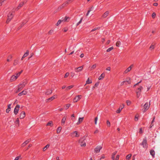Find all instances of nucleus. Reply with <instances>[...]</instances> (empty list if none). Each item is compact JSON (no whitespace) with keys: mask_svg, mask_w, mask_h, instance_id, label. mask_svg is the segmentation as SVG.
<instances>
[{"mask_svg":"<svg viewBox=\"0 0 160 160\" xmlns=\"http://www.w3.org/2000/svg\"><path fill=\"white\" fill-rule=\"evenodd\" d=\"M82 96L81 95H78L75 97L73 99L74 102H77L81 99Z\"/></svg>","mask_w":160,"mask_h":160,"instance_id":"f8f14e48","label":"nucleus"},{"mask_svg":"<svg viewBox=\"0 0 160 160\" xmlns=\"http://www.w3.org/2000/svg\"><path fill=\"white\" fill-rule=\"evenodd\" d=\"M133 65L131 64L129 67L127 69H126L124 71V73H127L128 72H130L132 68L133 67Z\"/></svg>","mask_w":160,"mask_h":160,"instance_id":"0eeeda50","label":"nucleus"},{"mask_svg":"<svg viewBox=\"0 0 160 160\" xmlns=\"http://www.w3.org/2000/svg\"><path fill=\"white\" fill-rule=\"evenodd\" d=\"M69 75V72H67L65 74V75L64 76V77L65 78H66Z\"/></svg>","mask_w":160,"mask_h":160,"instance_id":"3c124183","label":"nucleus"},{"mask_svg":"<svg viewBox=\"0 0 160 160\" xmlns=\"http://www.w3.org/2000/svg\"><path fill=\"white\" fill-rule=\"evenodd\" d=\"M143 132L142 130V128H140L139 129V132L140 133H142Z\"/></svg>","mask_w":160,"mask_h":160,"instance_id":"0e129e2a","label":"nucleus"},{"mask_svg":"<svg viewBox=\"0 0 160 160\" xmlns=\"http://www.w3.org/2000/svg\"><path fill=\"white\" fill-rule=\"evenodd\" d=\"M98 119V118L97 117H96L95 118V124H97V121Z\"/></svg>","mask_w":160,"mask_h":160,"instance_id":"5fc2aeb1","label":"nucleus"},{"mask_svg":"<svg viewBox=\"0 0 160 160\" xmlns=\"http://www.w3.org/2000/svg\"><path fill=\"white\" fill-rule=\"evenodd\" d=\"M126 103H127V105H130V104L131 103V102L130 101H129V100H127L126 101Z\"/></svg>","mask_w":160,"mask_h":160,"instance_id":"603ef678","label":"nucleus"},{"mask_svg":"<svg viewBox=\"0 0 160 160\" xmlns=\"http://www.w3.org/2000/svg\"><path fill=\"white\" fill-rule=\"evenodd\" d=\"M141 82H142V80H141L139 82H138L137 83H136V84H135L134 86V87H135L136 85H138L139 83H140Z\"/></svg>","mask_w":160,"mask_h":160,"instance_id":"e2e57ef3","label":"nucleus"},{"mask_svg":"<svg viewBox=\"0 0 160 160\" xmlns=\"http://www.w3.org/2000/svg\"><path fill=\"white\" fill-rule=\"evenodd\" d=\"M62 129V127H59L57 130V133H59Z\"/></svg>","mask_w":160,"mask_h":160,"instance_id":"2f4dec72","label":"nucleus"},{"mask_svg":"<svg viewBox=\"0 0 160 160\" xmlns=\"http://www.w3.org/2000/svg\"><path fill=\"white\" fill-rule=\"evenodd\" d=\"M6 0H0V4H1L0 5L1 6L2 5L3 3Z\"/></svg>","mask_w":160,"mask_h":160,"instance_id":"13d9d810","label":"nucleus"},{"mask_svg":"<svg viewBox=\"0 0 160 160\" xmlns=\"http://www.w3.org/2000/svg\"><path fill=\"white\" fill-rule=\"evenodd\" d=\"M83 20V18H82L80 19V20L79 21V22H78L76 24V26H78L82 22V20Z\"/></svg>","mask_w":160,"mask_h":160,"instance_id":"c9c22d12","label":"nucleus"},{"mask_svg":"<svg viewBox=\"0 0 160 160\" xmlns=\"http://www.w3.org/2000/svg\"><path fill=\"white\" fill-rule=\"evenodd\" d=\"M102 147L100 146H98L94 149V152L95 153H98L102 149Z\"/></svg>","mask_w":160,"mask_h":160,"instance_id":"9d476101","label":"nucleus"},{"mask_svg":"<svg viewBox=\"0 0 160 160\" xmlns=\"http://www.w3.org/2000/svg\"><path fill=\"white\" fill-rule=\"evenodd\" d=\"M113 49V47H111L110 48H109L107 50V52H109L111 50H112Z\"/></svg>","mask_w":160,"mask_h":160,"instance_id":"4c0bfd02","label":"nucleus"},{"mask_svg":"<svg viewBox=\"0 0 160 160\" xmlns=\"http://www.w3.org/2000/svg\"><path fill=\"white\" fill-rule=\"evenodd\" d=\"M124 104H122L120 106L119 108L116 111V112L118 113H119L124 108Z\"/></svg>","mask_w":160,"mask_h":160,"instance_id":"ddd939ff","label":"nucleus"},{"mask_svg":"<svg viewBox=\"0 0 160 160\" xmlns=\"http://www.w3.org/2000/svg\"><path fill=\"white\" fill-rule=\"evenodd\" d=\"M22 70H21L20 72H18V73L16 74V76L17 77V78L20 75L21 73L22 72Z\"/></svg>","mask_w":160,"mask_h":160,"instance_id":"58836bf2","label":"nucleus"},{"mask_svg":"<svg viewBox=\"0 0 160 160\" xmlns=\"http://www.w3.org/2000/svg\"><path fill=\"white\" fill-rule=\"evenodd\" d=\"M68 30V28L67 27H65L62 29V31L64 32H66Z\"/></svg>","mask_w":160,"mask_h":160,"instance_id":"49530a36","label":"nucleus"},{"mask_svg":"<svg viewBox=\"0 0 160 160\" xmlns=\"http://www.w3.org/2000/svg\"><path fill=\"white\" fill-rule=\"evenodd\" d=\"M19 108L20 106L19 105H17L16 106L14 110V113L15 115H16L18 113Z\"/></svg>","mask_w":160,"mask_h":160,"instance_id":"6e6552de","label":"nucleus"},{"mask_svg":"<svg viewBox=\"0 0 160 160\" xmlns=\"http://www.w3.org/2000/svg\"><path fill=\"white\" fill-rule=\"evenodd\" d=\"M52 92V90L47 89L43 92L44 93V94H43V95H49L51 94Z\"/></svg>","mask_w":160,"mask_h":160,"instance_id":"4468645a","label":"nucleus"},{"mask_svg":"<svg viewBox=\"0 0 160 160\" xmlns=\"http://www.w3.org/2000/svg\"><path fill=\"white\" fill-rule=\"evenodd\" d=\"M131 156L132 154H131L128 155L126 157L127 160H129V159H130Z\"/></svg>","mask_w":160,"mask_h":160,"instance_id":"72a5a7b5","label":"nucleus"},{"mask_svg":"<svg viewBox=\"0 0 160 160\" xmlns=\"http://www.w3.org/2000/svg\"><path fill=\"white\" fill-rule=\"evenodd\" d=\"M85 138L84 137L81 138L79 140V142L81 147H85L86 146Z\"/></svg>","mask_w":160,"mask_h":160,"instance_id":"7ed1b4c3","label":"nucleus"},{"mask_svg":"<svg viewBox=\"0 0 160 160\" xmlns=\"http://www.w3.org/2000/svg\"><path fill=\"white\" fill-rule=\"evenodd\" d=\"M11 109L9 108H7L6 110V112L7 113H8L9 111H10Z\"/></svg>","mask_w":160,"mask_h":160,"instance_id":"052dcab7","label":"nucleus"},{"mask_svg":"<svg viewBox=\"0 0 160 160\" xmlns=\"http://www.w3.org/2000/svg\"><path fill=\"white\" fill-rule=\"evenodd\" d=\"M15 123L16 126H18V127L19 126V121L18 118H17L15 121Z\"/></svg>","mask_w":160,"mask_h":160,"instance_id":"bb28decb","label":"nucleus"},{"mask_svg":"<svg viewBox=\"0 0 160 160\" xmlns=\"http://www.w3.org/2000/svg\"><path fill=\"white\" fill-rule=\"evenodd\" d=\"M70 19V18L69 17L66 16L64 18H62V22H68Z\"/></svg>","mask_w":160,"mask_h":160,"instance_id":"412c9836","label":"nucleus"},{"mask_svg":"<svg viewBox=\"0 0 160 160\" xmlns=\"http://www.w3.org/2000/svg\"><path fill=\"white\" fill-rule=\"evenodd\" d=\"M107 124L108 127H110V123L108 120H107Z\"/></svg>","mask_w":160,"mask_h":160,"instance_id":"de8ad7c7","label":"nucleus"},{"mask_svg":"<svg viewBox=\"0 0 160 160\" xmlns=\"http://www.w3.org/2000/svg\"><path fill=\"white\" fill-rule=\"evenodd\" d=\"M53 125V123H52V121H50L48 122L46 124L47 126H50L51 127H52Z\"/></svg>","mask_w":160,"mask_h":160,"instance_id":"c756f323","label":"nucleus"},{"mask_svg":"<svg viewBox=\"0 0 160 160\" xmlns=\"http://www.w3.org/2000/svg\"><path fill=\"white\" fill-rule=\"evenodd\" d=\"M19 159H21V156L20 155L16 157L14 160H18Z\"/></svg>","mask_w":160,"mask_h":160,"instance_id":"c03bdc74","label":"nucleus"},{"mask_svg":"<svg viewBox=\"0 0 160 160\" xmlns=\"http://www.w3.org/2000/svg\"><path fill=\"white\" fill-rule=\"evenodd\" d=\"M156 15L155 12L153 13L152 15V18H154L156 16Z\"/></svg>","mask_w":160,"mask_h":160,"instance_id":"6e6d98bb","label":"nucleus"},{"mask_svg":"<svg viewBox=\"0 0 160 160\" xmlns=\"http://www.w3.org/2000/svg\"><path fill=\"white\" fill-rule=\"evenodd\" d=\"M150 152L152 157L154 158L155 157V152L154 151L153 149H152L150 151Z\"/></svg>","mask_w":160,"mask_h":160,"instance_id":"b1692460","label":"nucleus"},{"mask_svg":"<svg viewBox=\"0 0 160 160\" xmlns=\"http://www.w3.org/2000/svg\"><path fill=\"white\" fill-rule=\"evenodd\" d=\"M73 1V0H68L65 3H63L62 5V7L66 6L67 4L70 3Z\"/></svg>","mask_w":160,"mask_h":160,"instance_id":"dca6fc26","label":"nucleus"},{"mask_svg":"<svg viewBox=\"0 0 160 160\" xmlns=\"http://www.w3.org/2000/svg\"><path fill=\"white\" fill-rule=\"evenodd\" d=\"M70 136L72 137H78L79 136V134L77 131H75L70 134Z\"/></svg>","mask_w":160,"mask_h":160,"instance_id":"423d86ee","label":"nucleus"},{"mask_svg":"<svg viewBox=\"0 0 160 160\" xmlns=\"http://www.w3.org/2000/svg\"><path fill=\"white\" fill-rule=\"evenodd\" d=\"M17 78V77H16L15 75H12L10 79L11 82H13L16 80Z\"/></svg>","mask_w":160,"mask_h":160,"instance_id":"aec40b11","label":"nucleus"},{"mask_svg":"<svg viewBox=\"0 0 160 160\" xmlns=\"http://www.w3.org/2000/svg\"><path fill=\"white\" fill-rule=\"evenodd\" d=\"M26 80H25L22 82H21L20 84L18 85V89L16 90V92L18 93L19 91H21L22 89L24 87L25 85L26 84Z\"/></svg>","mask_w":160,"mask_h":160,"instance_id":"f257e3e1","label":"nucleus"},{"mask_svg":"<svg viewBox=\"0 0 160 160\" xmlns=\"http://www.w3.org/2000/svg\"><path fill=\"white\" fill-rule=\"evenodd\" d=\"M139 117V115L138 114H137L135 116V121H137L138 120V117Z\"/></svg>","mask_w":160,"mask_h":160,"instance_id":"a18cd8bd","label":"nucleus"},{"mask_svg":"<svg viewBox=\"0 0 160 160\" xmlns=\"http://www.w3.org/2000/svg\"><path fill=\"white\" fill-rule=\"evenodd\" d=\"M62 22V20H59L58 22H57V24H56V25L57 26H58L61 22Z\"/></svg>","mask_w":160,"mask_h":160,"instance_id":"ea45409f","label":"nucleus"},{"mask_svg":"<svg viewBox=\"0 0 160 160\" xmlns=\"http://www.w3.org/2000/svg\"><path fill=\"white\" fill-rule=\"evenodd\" d=\"M143 88L142 86H139L138 88L136 91V92L137 94V97L138 98H139L140 97L142 90L143 89Z\"/></svg>","mask_w":160,"mask_h":160,"instance_id":"f03ea898","label":"nucleus"},{"mask_svg":"<svg viewBox=\"0 0 160 160\" xmlns=\"http://www.w3.org/2000/svg\"><path fill=\"white\" fill-rule=\"evenodd\" d=\"M53 32V30H51L48 32V33L51 34Z\"/></svg>","mask_w":160,"mask_h":160,"instance_id":"4d7b16f0","label":"nucleus"},{"mask_svg":"<svg viewBox=\"0 0 160 160\" xmlns=\"http://www.w3.org/2000/svg\"><path fill=\"white\" fill-rule=\"evenodd\" d=\"M50 145L48 144L44 147L43 148V151H45L47 149L49 148Z\"/></svg>","mask_w":160,"mask_h":160,"instance_id":"c85d7f7f","label":"nucleus"},{"mask_svg":"<svg viewBox=\"0 0 160 160\" xmlns=\"http://www.w3.org/2000/svg\"><path fill=\"white\" fill-rule=\"evenodd\" d=\"M99 132V131L98 130V129H97L96 130H95L94 132V134H96V133H98Z\"/></svg>","mask_w":160,"mask_h":160,"instance_id":"338daca9","label":"nucleus"},{"mask_svg":"<svg viewBox=\"0 0 160 160\" xmlns=\"http://www.w3.org/2000/svg\"><path fill=\"white\" fill-rule=\"evenodd\" d=\"M83 68V66L75 68L74 70L76 72H78L81 71Z\"/></svg>","mask_w":160,"mask_h":160,"instance_id":"9b49d317","label":"nucleus"},{"mask_svg":"<svg viewBox=\"0 0 160 160\" xmlns=\"http://www.w3.org/2000/svg\"><path fill=\"white\" fill-rule=\"evenodd\" d=\"M158 5V3L155 2L153 3V5L155 6H157Z\"/></svg>","mask_w":160,"mask_h":160,"instance_id":"774afa93","label":"nucleus"},{"mask_svg":"<svg viewBox=\"0 0 160 160\" xmlns=\"http://www.w3.org/2000/svg\"><path fill=\"white\" fill-rule=\"evenodd\" d=\"M92 83V81L91 80H90L89 78H88L86 82V84H89Z\"/></svg>","mask_w":160,"mask_h":160,"instance_id":"7c9ffc66","label":"nucleus"},{"mask_svg":"<svg viewBox=\"0 0 160 160\" xmlns=\"http://www.w3.org/2000/svg\"><path fill=\"white\" fill-rule=\"evenodd\" d=\"M92 11V10H89L88 11L87 13H86V16H88L90 12Z\"/></svg>","mask_w":160,"mask_h":160,"instance_id":"bf43d9fd","label":"nucleus"},{"mask_svg":"<svg viewBox=\"0 0 160 160\" xmlns=\"http://www.w3.org/2000/svg\"><path fill=\"white\" fill-rule=\"evenodd\" d=\"M100 28V27H97V28H94V29H92V30H91V32H93L97 29H99Z\"/></svg>","mask_w":160,"mask_h":160,"instance_id":"09e8293b","label":"nucleus"},{"mask_svg":"<svg viewBox=\"0 0 160 160\" xmlns=\"http://www.w3.org/2000/svg\"><path fill=\"white\" fill-rule=\"evenodd\" d=\"M119 157V155H117L115 159V160H118Z\"/></svg>","mask_w":160,"mask_h":160,"instance_id":"680f3d73","label":"nucleus"},{"mask_svg":"<svg viewBox=\"0 0 160 160\" xmlns=\"http://www.w3.org/2000/svg\"><path fill=\"white\" fill-rule=\"evenodd\" d=\"M57 98V96L55 95L53 96L48 98L46 100L47 102L53 100V99H54L55 98Z\"/></svg>","mask_w":160,"mask_h":160,"instance_id":"f3484780","label":"nucleus"},{"mask_svg":"<svg viewBox=\"0 0 160 160\" xmlns=\"http://www.w3.org/2000/svg\"><path fill=\"white\" fill-rule=\"evenodd\" d=\"M24 5V2H21L18 7H17V8L16 9V10H18L23 5Z\"/></svg>","mask_w":160,"mask_h":160,"instance_id":"cd10ccee","label":"nucleus"},{"mask_svg":"<svg viewBox=\"0 0 160 160\" xmlns=\"http://www.w3.org/2000/svg\"><path fill=\"white\" fill-rule=\"evenodd\" d=\"M121 45V42L119 41H118L116 43V46L117 47H119Z\"/></svg>","mask_w":160,"mask_h":160,"instance_id":"f704fd0d","label":"nucleus"},{"mask_svg":"<svg viewBox=\"0 0 160 160\" xmlns=\"http://www.w3.org/2000/svg\"><path fill=\"white\" fill-rule=\"evenodd\" d=\"M26 114L24 111H22L19 115V118L20 119H22L24 118L25 117Z\"/></svg>","mask_w":160,"mask_h":160,"instance_id":"2eb2a0df","label":"nucleus"},{"mask_svg":"<svg viewBox=\"0 0 160 160\" xmlns=\"http://www.w3.org/2000/svg\"><path fill=\"white\" fill-rule=\"evenodd\" d=\"M110 69H111L110 67H107L106 68V70L110 71Z\"/></svg>","mask_w":160,"mask_h":160,"instance_id":"69168bd1","label":"nucleus"},{"mask_svg":"<svg viewBox=\"0 0 160 160\" xmlns=\"http://www.w3.org/2000/svg\"><path fill=\"white\" fill-rule=\"evenodd\" d=\"M150 106V103H148V102H146L144 105V112H145L146 111L148 110Z\"/></svg>","mask_w":160,"mask_h":160,"instance_id":"1a4fd4ad","label":"nucleus"},{"mask_svg":"<svg viewBox=\"0 0 160 160\" xmlns=\"http://www.w3.org/2000/svg\"><path fill=\"white\" fill-rule=\"evenodd\" d=\"M27 21H24L21 24L20 26V27L19 28V29H20V28H21L23 25H24L26 23H27Z\"/></svg>","mask_w":160,"mask_h":160,"instance_id":"e433bc0d","label":"nucleus"},{"mask_svg":"<svg viewBox=\"0 0 160 160\" xmlns=\"http://www.w3.org/2000/svg\"><path fill=\"white\" fill-rule=\"evenodd\" d=\"M29 53V51L28 50H27L26 52L23 55L26 57L28 55Z\"/></svg>","mask_w":160,"mask_h":160,"instance_id":"79ce46f5","label":"nucleus"},{"mask_svg":"<svg viewBox=\"0 0 160 160\" xmlns=\"http://www.w3.org/2000/svg\"><path fill=\"white\" fill-rule=\"evenodd\" d=\"M30 141V139H28L23 142L21 145V147H25L27 144H28Z\"/></svg>","mask_w":160,"mask_h":160,"instance_id":"6ab92c4d","label":"nucleus"},{"mask_svg":"<svg viewBox=\"0 0 160 160\" xmlns=\"http://www.w3.org/2000/svg\"><path fill=\"white\" fill-rule=\"evenodd\" d=\"M154 46L153 45H151L149 48V49L152 50L154 48Z\"/></svg>","mask_w":160,"mask_h":160,"instance_id":"37998d69","label":"nucleus"},{"mask_svg":"<svg viewBox=\"0 0 160 160\" xmlns=\"http://www.w3.org/2000/svg\"><path fill=\"white\" fill-rule=\"evenodd\" d=\"M141 144L143 146V147L147 149L148 148V144L147 143V141L146 139H143L142 143Z\"/></svg>","mask_w":160,"mask_h":160,"instance_id":"39448f33","label":"nucleus"},{"mask_svg":"<svg viewBox=\"0 0 160 160\" xmlns=\"http://www.w3.org/2000/svg\"><path fill=\"white\" fill-rule=\"evenodd\" d=\"M13 14L11 12L8 13V19L6 21V23H8L11 20L13 17Z\"/></svg>","mask_w":160,"mask_h":160,"instance_id":"20e7f679","label":"nucleus"},{"mask_svg":"<svg viewBox=\"0 0 160 160\" xmlns=\"http://www.w3.org/2000/svg\"><path fill=\"white\" fill-rule=\"evenodd\" d=\"M75 75V74L74 72H72L70 73V75H71V76L72 77V78H73L74 77V76Z\"/></svg>","mask_w":160,"mask_h":160,"instance_id":"8fccbe9b","label":"nucleus"},{"mask_svg":"<svg viewBox=\"0 0 160 160\" xmlns=\"http://www.w3.org/2000/svg\"><path fill=\"white\" fill-rule=\"evenodd\" d=\"M96 66L97 65L96 64H93V65H92L91 67V70H92V69H95L96 67Z\"/></svg>","mask_w":160,"mask_h":160,"instance_id":"a19ab883","label":"nucleus"},{"mask_svg":"<svg viewBox=\"0 0 160 160\" xmlns=\"http://www.w3.org/2000/svg\"><path fill=\"white\" fill-rule=\"evenodd\" d=\"M73 87H74V85H73L69 86L66 88V91H68V90L70 89H71Z\"/></svg>","mask_w":160,"mask_h":160,"instance_id":"473e14b6","label":"nucleus"},{"mask_svg":"<svg viewBox=\"0 0 160 160\" xmlns=\"http://www.w3.org/2000/svg\"><path fill=\"white\" fill-rule=\"evenodd\" d=\"M70 106V104H67L66 107H65V109H67Z\"/></svg>","mask_w":160,"mask_h":160,"instance_id":"864d4df0","label":"nucleus"},{"mask_svg":"<svg viewBox=\"0 0 160 160\" xmlns=\"http://www.w3.org/2000/svg\"><path fill=\"white\" fill-rule=\"evenodd\" d=\"M84 118L83 117L82 118H79L77 122V125L79 124L81 122H82V120H83Z\"/></svg>","mask_w":160,"mask_h":160,"instance_id":"a878e982","label":"nucleus"},{"mask_svg":"<svg viewBox=\"0 0 160 160\" xmlns=\"http://www.w3.org/2000/svg\"><path fill=\"white\" fill-rule=\"evenodd\" d=\"M105 76V74L104 73H102L101 75L98 78L99 80H102Z\"/></svg>","mask_w":160,"mask_h":160,"instance_id":"4be33fe9","label":"nucleus"},{"mask_svg":"<svg viewBox=\"0 0 160 160\" xmlns=\"http://www.w3.org/2000/svg\"><path fill=\"white\" fill-rule=\"evenodd\" d=\"M67 116L66 115H64L63 117V118L61 120V125H64L66 120L67 118Z\"/></svg>","mask_w":160,"mask_h":160,"instance_id":"a211bd4d","label":"nucleus"},{"mask_svg":"<svg viewBox=\"0 0 160 160\" xmlns=\"http://www.w3.org/2000/svg\"><path fill=\"white\" fill-rule=\"evenodd\" d=\"M109 14V12L108 11H107L103 14L102 16V17L103 18H105Z\"/></svg>","mask_w":160,"mask_h":160,"instance_id":"5701e85b","label":"nucleus"},{"mask_svg":"<svg viewBox=\"0 0 160 160\" xmlns=\"http://www.w3.org/2000/svg\"><path fill=\"white\" fill-rule=\"evenodd\" d=\"M27 93V92L25 90H23L22 92L18 94L19 96H21L23 95H26Z\"/></svg>","mask_w":160,"mask_h":160,"instance_id":"393cba45","label":"nucleus"}]
</instances>
